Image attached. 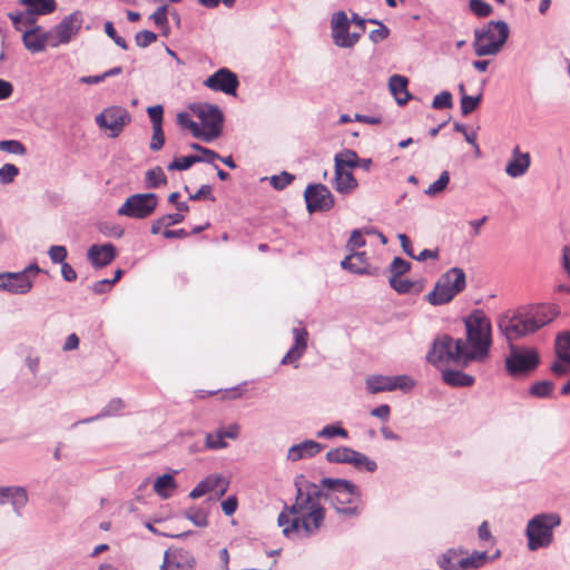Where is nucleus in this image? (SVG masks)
Returning a JSON list of instances; mask_svg holds the SVG:
<instances>
[{"label": "nucleus", "instance_id": "nucleus-1", "mask_svg": "<svg viewBox=\"0 0 570 570\" xmlns=\"http://www.w3.org/2000/svg\"><path fill=\"white\" fill-rule=\"evenodd\" d=\"M559 314L560 308L556 304H537L501 314V335L505 337L510 347L504 366L512 379L529 377L540 364L537 348L519 346L513 342L535 333L553 322Z\"/></svg>", "mask_w": 570, "mask_h": 570}, {"label": "nucleus", "instance_id": "nucleus-2", "mask_svg": "<svg viewBox=\"0 0 570 570\" xmlns=\"http://www.w3.org/2000/svg\"><path fill=\"white\" fill-rule=\"evenodd\" d=\"M464 323L466 338L453 340L448 335L436 337L426 355L429 363L443 370L452 363L466 365L487 357L491 345L490 321L482 311H475Z\"/></svg>", "mask_w": 570, "mask_h": 570}, {"label": "nucleus", "instance_id": "nucleus-3", "mask_svg": "<svg viewBox=\"0 0 570 570\" xmlns=\"http://www.w3.org/2000/svg\"><path fill=\"white\" fill-rule=\"evenodd\" d=\"M297 493L294 504L281 512L277 522L287 538L315 534L324 522L325 511L321 504L318 485L296 481Z\"/></svg>", "mask_w": 570, "mask_h": 570}, {"label": "nucleus", "instance_id": "nucleus-4", "mask_svg": "<svg viewBox=\"0 0 570 570\" xmlns=\"http://www.w3.org/2000/svg\"><path fill=\"white\" fill-rule=\"evenodd\" d=\"M322 485L326 488L325 497L337 513L345 517H355L360 513L362 500L355 484L343 479L325 478L322 480Z\"/></svg>", "mask_w": 570, "mask_h": 570}, {"label": "nucleus", "instance_id": "nucleus-5", "mask_svg": "<svg viewBox=\"0 0 570 570\" xmlns=\"http://www.w3.org/2000/svg\"><path fill=\"white\" fill-rule=\"evenodd\" d=\"M561 524L558 513H540L528 521L525 537L528 549L538 551L548 548L553 542V530Z\"/></svg>", "mask_w": 570, "mask_h": 570}, {"label": "nucleus", "instance_id": "nucleus-6", "mask_svg": "<svg viewBox=\"0 0 570 570\" xmlns=\"http://www.w3.org/2000/svg\"><path fill=\"white\" fill-rule=\"evenodd\" d=\"M466 285L462 268L453 267L440 276L434 288L426 296L432 305H442L452 301Z\"/></svg>", "mask_w": 570, "mask_h": 570}, {"label": "nucleus", "instance_id": "nucleus-7", "mask_svg": "<svg viewBox=\"0 0 570 570\" xmlns=\"http://www.w3.org/2000/svg\"><path fill=\"white\" fill-rule=\"evenodd\" d=\"M40 268L36 264L27 266L23 271L17 273L0 274V291L10 294L23 295L31 291L33 281L39 274Z\"/></svg>", "mask_w": 570, "mask_h": 570}, {"label": "nucleus", "instance_id": "nucleus-8", "mask_svg": "<svg viewBox=\"0 0 570 570\" xmlns=\"http://www.w3.org/2000/svg\"><path fill=\"white\" fill-rule=\"evenodd\" d=\"M158 205V197L154 193L134 194L118 208L117 214L135 219L149 217Z\"/></svg>", "mask_w": 570, "mask_h": 570}, {"label": "nucleus", "instance_id": "nucleus-9", "mask_svg": "<svg viewBox=\"0 0 570 570\" xmlns=\"http://www.w3.org/2000/svg\"><path fill=\"white\" fill-rule=\"evenodd\" d=\"M193 111L199 119V125L202 130H204L206 142H210L220 136L224 116L218 107L208 104H200L194 107Z\"/></svg>", "mask_w": 570, "mask_h": 570}, {"label": "nucleus", "instance_id": "nucleus-10", "mask_svg": "<svg viewBox=\"0 0 570 570\" xmlns=\"http://www.w3.org/2000/svg\"><path fill=\"white\" fill-rule=\"evenodd\" d=\"M129 121V112L120 106L107 107L96 116L98 127L108 130L111 138L118 137Z\"/></svg>", "mask_w": 570, "mask_h": 570}, {"label": "nucleus", "instance_id": "nucleus-11", "mask_svg": "<svg viewBox=\"0 0 570 570\" xmlns=\"http://www.w3.org/2000/svg\"><path fill=\"white\" fill-rule=\"evenodd\" d=\"M82 24L80 12L65 17L59 24L47 32L48 46L56 48L68 43L78 33Z\"/></svg>", "mask_w": 570, "mask_h": 570}, {"label": "nucleus", "instance_id": "nucleus-12", "mask_svg": "<svg viewBox=\"0 0 570 570\" xmlns=\"http://www.w3.org/2000/svg\"><path fill=\"white\" fill-rule=\"evenodd\" d=\"M351 21L344 11L333 14L331 20L332 38L341 48H352L361 38V32H350Z\"/></svg>", "mask_w": 570, "mask_h": 570}, {"label": "nucleus", "instance_id": "nucleus-13", "mask_svg": "<svg viewBox=\"0 0 570 570\" xmlns=\"http://www.w3.org/2000/svg\"><path fill=\"white\" fill-rule=\"evenodd\" d=\"M474 51L478 56L494 55L499 50V21H491L474 32Z\"/></svg>", "mask_w": 570, "mask_h": 570}, {"label": "nucleus", "instance_id": "nucleus-14", "mask_svg": "<svg viewBox=\"0 0 570 570\" xmlns=\"http://www.w3.org/2000/svg\"><path fill=\"white\" fill-rule=\"evenodd\" d=\"M304 198L309 213L330 210L335 204L334 196L323 184L308 185L304 191Z\"/></svg>", "mask_w": 570, "mask_h": 570}, {"label": "nucleus", "instance_id": "nucleus-15", "mask_svg": "<svg viewBox=\"0 0 570 570\" xmlns=\"http://www.w3.org/2000/svg\"><path fill=\"white\" fill-rule=\"evenodd\" d=\"M455 557L454 551L444 552L438 560L439 566L444 570H468L472 568H480L488 561L487 551H474L469 556H463L453 566L450 558Z\"/></svg>", "mask_w": 570, "mask_h": 570}, {"label": "nucleus", "instance_id": "nucleus-16", "mask_svg": "<svg viewBox=\"0 0 570 570\" xmlns=\"http://www.w3.org/2000/svg\"><path fill=\"white\" fill-rule=\"evenodd\" d=\"M229 481L220 474H209L203 479L190 492V499H198L207 493L215 492L216 498L220 499L228 490Z\"/></svg>", "mask_w": 570, "mask_h": 570}, {"label": "nucleus", "instance_id": "nucleus-17", "mask_svg": "<svg viewBox=\"0 0 570 570\" xmlns=\"http://www.w3.org/2000/svg\"><path fill=\"white\" fill-rule=\"evenodd\" d=\"M204 85L212 90L222 91L226 95H235L238 87L237 76L226 68H222L209 76Z\"/></svg>", "mask_w": 570, "mask_h": 570}, {"label": "nucleus", "instance_id": "nucleus-18", "mask_svg": "<svg viewBox=\"0 0 570 570\" xmlns=\"http://www.w3.org/2000/svg\"><path fill=\"white\" fill-rule=\"evenodd\" d=\"M193 556L183 549H173L165 552L160 570H194Z\"/></svg>", "mask_w": 570, "mask_h": 570}, {"label": "nucleus", "instance_id": "nucleus-19", "mask_svg": "<svg viewBox=\"0 0 570 570\" xmlns=\"http://www.w3.org/2000/svg\"><path fill=\"white\" fill-rule=\"evenodd\" d=\"M28 492L24 487H0V504L10 503L17 514H20L21 510L28 504Z\"/></svg>", "mask_w": 570, "mask_h": 570}, {"label": "nucleus", "instance_id": "nucleus-20", "mask_svg": "<svg viewBox=\"0 0 570 570\" xmlns=\"http://www.w3.org/2000/svg\"><path fill=\"white\" fill-rule=\"evenodd\" d=\"M531 165L529 153H521L520 147L515 146L511 158L507 161L505 173L512 178H519L525 175Z\"/></svg>", "mask_w": 570, "mask_h": 570}, {"label": "nucleus", "instance_id": "nucleus-21", "mask_svg": "<svg viewBox=\"0 0 570 570\" xmlns=\"http://www.w3.org/2000/svg\"><path fill=\"white\" fill-rule=\"evenodd\" d=\"M116 247L110 244L92 245L87 252L88 259L96 268L109 265L116 258Z\"/></svg>", "mask_w": 570, "mask_h": 570}, {"label": "nucleus", "instance_id": "nucleus-22", "mask_svg": "<svg viewBox=\"0 0 570 570\" xmlns=\"http://www.w3.org/2000/svg\"><path fill=\"white\" fill-rule=\"evenodd\" d=\"M323 446L316 441L305 440L301 443L293 444L286 454V460L296 462L298 460L313 458L322 451Z\"/></svg>", "mask_w": 570, "mask_h": 570}, {"label": "nucleus", "instance_id": "nucleus-23", "mask_svg": "<svg viewBox=\"0 0 570 570\" xmlns=\"http://www.w3.org/2000/svg\"><path fill=\"white\" fill-rule=\"evenodd\" d=\"M294 345L284 355L282 364L294 363L299 360L306 351L308 333L303 327H296L293 330Z\"/></svg>", "mask_w": 570, "mask_h": 570}, {"label": "nucleus", "instance_id": "nucleus-24", "mask_svg": "<svg viewBox=\"0 0 570 570\" xmlns=\"http://www.w3.org/2000/svg\"><path fill=\"white\" fill-rule=\"evenodd\" d=\"M342 268L358 275H371L373 274L371 266L367 262V256L365 252H353L350 253L341 262Z\"/></svg>", "mask_w": 570, "mask_h": 570}, {"label": "nucleus", "instance_id": "nucleus-25", "mask_svg": "<svg viewBox=\"0 0 570 570\" xmlns=\"http://www.w3.org/2000/svg\"><path fill=\"white\" fill-rule=\"evenodd\" d=\"M333 186L338 194L350 195L358 187L352 170L334 168Z\"/></svg>", "mask_w": 570, "mask_h": 570}, {"label": "nucleus", "instance_id": "nucleus-26", "mask_svg": "<svg viewBox=\"0 0 570 570\" xmlns=\"http://www.w3.org/2000/svg\"><path fill=\"white\" fill-rule=\"evenodd\" d=\"M177 473L178 471L175 470L171 473H165L155 480L153 489L155 493L163 500L173 497V494L177 490L178 484L175 480V474Z\"/></svg>", "mask_w": 570, "mask_h": 570}, {"label": "nucleus", "instance_id": "nucleus-27", "mask_svg": "<svg viewBox=\"0 0 570 570\" xmlns=\"http://www.w3.org/2000/svg\"><path fill=\"white\" fill-rule=\"evenodd\" d=\"M407 85V78L401 75H393L389 79L390 92L393 95L395 101L401 106L405 105L411 99Z\"/></svg>", "mask_w": 570, "mask_h": 570}, {"label": "nucleus", "instance_id": "nucleus-28", "mask_svg": "<svg viewBox=\"0 0 570 570\" xmlns=\"http://www.w3.org/2000/svg\"><path fill=\"white\" fill-rule=\"evenodd\" d=\"M24 47L32 53L41 52L48 45L47 32L40 35L39 27L26 30L22 35Z\"/></svg>", "mask_w": 570, "mask_h": 570}, {"label": "nucleus", "instance_id": "nucleus-29", "mask_svg": "<svg viewBox=\"0 0 570 570\" xmlns=\"http://www.w3.org/2000/svg\"><path fill=\"white\" fill-rule=\"evenodd\" d=\"M365 385L371 394L393 391L392 376L389 375H370L365 380Z\"/></svg>", "mask_w": 570, "mask_h": 570}, {"label": "nucleus", "instance_id": "nucleus-30", "mask_svg": "<svg viewBox=\"0 0 570 570\" xmlns=\"http://www.w3.org/2000/svg\"><path fill=\"white\" fill-rule=\"evenodd\" d=\"M32 16H45L52 13L57 8L56 0H20Z\"/></svg>", "mask_w": 570, "mask_h": 570}, {"label": "nucleus", "instance_id": "nucleus-31", "mask_svg": "<svg viewBox=\"0 0 570 570\" xmlns=\"http://www.w3.org/2000/svg\"><path fill=\"white\" fill-rule=\"evenodd\" d=\"M443 381L454 387H466L471 386L474 382L473 376L465 374L461 371L442 370Z\"/></svg>", "mask_w": 570, "mask_h": 570}, {"label": "nucleus", "instance_id": "nucleus-32", "mask_svg": "<svg viewBox=\"0 0 570 570\" xmlns=\"http://www.w3.org/2000/svg\"><path fill=\"white\" fill-rule=\"evenodd\" d=\"M124 407L125 403L121 399H112L111 401L108 402V404L101 410V412L98 415L78 421L73 425L90 423L101 417L117 415Z\"/></svg>", "mask_w": 570, "mask_h": 570}, {"label": "nucleus", "instance_id": "nucleus-33", "mask_svg": "<svg viewBox=\"0 0 570 570\" xmlns=\"http://www.w3.org/2000/svg\"><path fill=\"white\" fill-rule=\"evenodd\" d=\"M358 166V156L352 149H344L334 157V168L352 170Z\"/></svg>", "mask_w": 570, "mask_h": 570}, {"label": "nucleus", "instance_id": "nucleus-34", "mask_svg": "<svg viewBox=\"0 0 570 570\" xmlns=\"http://www.w3.org/2000/svg\"><path fill=\"white\" fill-rule=\"evenodd\" d=\"M184 517L198 528L208 527V510L203 507L193 505L185 510Z\"/></svg>", "mask_w": 570, "mask_h": 570}, {"label": "nucleus", "instance_id": "nucleus-35", "mask_svg": "<svg viewBox=\"0 0 570 570\" xmlns=\"http://www.w3.org/2000/svg\"><path fill=\"white\" fill-rule=\"evenodd\" d=\"M556 353L559 360L570 364V331L558 334L556 338Z\"/></svg>", "mask_w": 570, "mask_h": 570}, {"label": "nucleus", "instance_id": "nucleus-36", "mask_svg": "<svg viewBox=\"0 0 570 570\" xmlns=\"http://www.w3.org/2000/svg\"><path fill=\"white\" fill-rule=\"evenodd\" d=\"M350 464L360 471L374 472L377 469V464L374 460L355 450L353 452Z\"/></svg>", "mask_w": 570, "mask_h": 570}, {"label": "nucleus", "instance_id": "nucleus-37", "mask_svg": "<svg viewBox=\"0 0 570 570\" xmlns=\"http://www.w3.org/2000/svg\"><path fill=\"white\" fill-rule=\"evenodd\" d=\"M354 450L347 446H338L326 453V459L331 463H348L351 462Z\"/></svg>", "mask_w": 570, "mask_h": 570}, {"label": "nucleus", "instance_id": "nucleus-38", "mask_svg": "<svg viewBox=\"0 0 570 570\" xmlns=\"http://www.w3.org/2000/svg\"><path fill=\"white\" fill-rule=\"evenodd\" d=\"M450 184V174L448 170L441 173L440 177L432 183L425 190L424 194L429 197H435L442 194Z\"/></svg>", "mask_w": 570, "mask_h": 570}, {"label": "nucleus", "instance_id": "nucleus-39", "mask_svg": "<svg viewBox=\"0 0 570 570\" xmlns=\"http://www.w3.org/2000/svg\"><path fill=\"white\" fill-rule=\"evenodd\" d=\"M177 120L181 127L188 128L194 135V137L203 139L205 141L204 130H202L199 122L193 120L187 112H179L177 116Z\"/></svg>", "mask_w": 570, "mask_h": 570}, {"label": "nucleus", "instance_id": "nucleus-40", "mask_svg": "<svg viewBox=\"0 0 570 570\" xmlns=\"http://www.w3.org/2000/svg\"><path fill=\"white\" fill-rule=\"evenodd\" d=\"M554 383L551 381H539L531 385L529 393L532 396L547 399L552 395Z\"/></svg>", "mask_w": 570, "mask_h": 570}, {"label": "nucleus", "instance_id": "nucleus-41", "mask_svg": "<svg viewBox=\"0 0 570 570\" xmlns=\"http://www.w3.org/2000/svg\"><path fill=\"white\" fill-rule=\"evenodd\" d=\"M145 180L148 188H157L167 183V178L160 167L149 169L146 173Z\"/></svg>", "mask_w": 570, "mask_h": 570}, {"label": "nucleus", "instance_id": "nucleus-42", "mask_svg": "<svg viewBox=\"0 0 570 570\" xmlns=\"http://www.w3.org/2000/svg\"><path fill=\"white\" fill-rule=\"evenodd\" d=\"M196 163H200L199 155L176 158L168 165V170H186Z\"/></svg>", "mask_w": 570, "mask_h": 570}, {"label": "nucleus", "instance_id": "nucleus-43", "mask_svg": "<svg viewBox=\"0 0 570 570\" xmlns=\"http://www.w3.org/2000/svg\"><path fill=\"white\" fill-rule=\"evenodd\" d=\"M316 436L323 439H333L335 436H341L343 439H346L348 436V432L341 425L330 424L325 425L322 430H320L316 433Z\"/></svg>", "mask_w": 570, "mask_h": 570}, {"label": "nucleus", "instance_id": "nucleus-44", "mask_svg": "<svg viewBox=\"0 0 570 570\" xmlns=\"http://www.w3.org/2000/svg\"><path fill=\"white\" fill-rule=\"evenodd\" d=\"M393 391L400 390L402 392H410L415 386V380L410 375H395L392 376Z\"/></svg>", "mask_w": 570, "mask_h": 570}, {"label": "nucleus", "instance_id": "nucleus-45", "mask_svg": "<svg viewBox=\"0 0 570 570\" xmlns=\"http://www.w3.org/2000/svg\"><path fill=\"white\" fill-rule=\"evenodd\" d=\"M205 445L210 450H219L227 448V442L225 441L224 434L218 429L214 433H208L205 439Z\"/></svg>", "mask_w": 570, "mask_h": 570}, {"label": "nucleus", "instance_id": "nucleus-46", "mask_svg": "<svg viewBox=\"0 0 570 570\" xmlns=\"http://www.w3.org/2000/svg\"><path fill=\"white\" fill-rule=\"evenodd\" d=\"M390 286L396 291L399 294H406L411 292L413 287V282L405 278L404 276H390L389 277Z\"/></svg>", "mask_w": 570, "mask_h": 570}, {"label": "nucleus", "instance_id": "nucleus-47", "mask_svg": "<svg viewBox=\"0 0 570 570\" xmlns=\"http://www.w3.org/2000/svg\"><path fill=\"white\" fill-rule=\"evenodd\" d=\"M9 18L12 21L14 28L20 31L23 27L33 23V16L29 13L28 10L26 12L9 13Z\"/></svg>", "mask_w": 570, "mask_h": 570}, {"label": "nucleus", "instance_id": "nucleus-48", "mask_svg": "<svg viewBox=\"0 0 570 570\" xmlns=\"http://www.w3.org/2000/svg\"><path fill=\"white\" fill-rule=\"evenodd\" d=\"M19 175V168L13 164H4L0 167V184L8 185Z\"/></svg>", "mask_w": 570, "mask_h": 570}, {"label": "nucleus", "instance_id": "nucleus-49", "mask_svg": "<svg viewBox=\"0 0 570 570\" xmlns=\"http://www.w3.org/2000/svg\"><path fill=\"white\" fill-rule=\"evenodd\" d=\"M411 268V264L401 258L395 257L390 265V276H404Z\"/></svg>", "mask_w": 570, "mask_h": 570}, {"label": "nucleus", "instance_id": "nucleus-50", "mask_svg": "<svg viewBox=\"0 0 570 570\" xmlns=\"http://www.w3.org/2000/svg\"><path fill=\"white\" fill-rule=\"evenodd\" d=\"M366 245V240L364 238L363 230L354 229L351 234V237L346 244V248L350 253L356 252L358 248L364 247Z\"/></svg>", "mask_w": 570, "mask_h": 570}, {"label": "nucleus", "instance_id": "nucleus-51", "mask_svg": "<svg viewBox=\"0 0 570 570\" xmlns=\"http://www.w3.org/2000/svg\"><path fill=\"white\" fill-rule=\"evenodd\" d=\"M0 150L12 155H24L27 149L19 140H0Z\"/></svg>", "mask_w": 570, "mask_h": 570}, {"label": "nucleus", "instance_id": "nucleus-52", "mask_svg": "<svg viewBox=\"0 0 570 570\" xmlns=\"http://www.w3.org/2000/svg\"><path fill=\"white\" fill-rule=\"evenodd\" d=\"M293 175L287 171H282L279 175L272 176L269 181L275 189L281 190L287 187L293 181Z\"/></svg>", "mask_w": 570, "mask_h": 570}, {"label": "nucleus", "instance_id": "nucleus-53", "mask_svg": "<svg viewBox=\"0 0 570 570\" xmlns=\"http://www.w3.org/2000/svg\"><path fill=\"white\" fill-rule=\"evenodd\" d=\"M470 9L478 17H488L492 12V8L483 0H470Z\"/></svg>", "mask_w": 570, "mask_h": 570}, {"label": "nucleus", "instance_id": "nucleus-54", "mask_svg": "<svg viewBox=\"0 0 570 570\" xmlns=\"http://www.w3.org/2000/svg\"><path fill=\"white\" fill-rule=\"evenodd\" d=\"M157 40V35L149 30H142L136 33L135 41L140 48H146Z\"/></svg>", "mask_w": 570, "mask_h": 570}, {"label": "nucleus", "instance_id": "nucleus-55", "mask_svg": "<svg viewBox=\"0 0 570 570\" xmlns=\"http://www.w3.org/2000/svg\"><path fill=\"white\" fill-rule=\"evenodd\" d=\"M432 107L434 109H444L452 107V95L449 91H442L433 98Z\"/></svg>", "mask_w": 570, "mask_h": 570}, {"label": "nucleus", "instance_id": "nucleus-56", "mask_svg": "<svg viewBox=\"0 0 570 570\" xmlns=\"http://www.w3.org/2000/svg\"><path fill=\"white\" fill-rule=\"evenodd\" d=\"M480 96H468L461 97V111L464 116L471 114L479 105Z\"/></svg>", "mask_w": 570, "mask_h": 570}, {"label": "nucleus", "instance_id": "nucleus-57", "mask_svg": "<svg viewBox=\"0 0 570 570\" xmlns=\"http://www.w3.org/2000/svg\"><path fill=\"white\" fill-rule=\"evenodd\" d=\"M165 144V135L163 131V126L153 127V136L150 140V149L151 150H160Z\"/></svg>", "mask_w": 570, "mask_h": 570}, {"label": "nucleus", "instance_id": "nucleus-58", "mask_svg": "<svg viewBox=\"0 0 570 570\" xmlns=\"http://www.w3.org/2000/svg\"><path fill=\"white\" fill-rule=\"evenodd\" d=\"M48 254L52 263H61L62 265L63 263H66L65 259L67 258L68 253L65 246L53 245L49 248Z\"/></svg>", "mask_w": 570, "mask_h": 570}, {"label": "nucleus", "instance_id": "nucleus-59", "mask_svg": "<svg viewBox=\"0 0 570 570\" xmlns=\"http://www.w3.org/2000/svg\"><path fill=\"white\" fill-rule=\"evenodd\" d=\"M167 14L168 6L163 4L150 16V18L153 19L157 27H166L168 24Z\"/></svg>", "mask_w": 570, "mask_h": 570}, {"label": "nucleus", "instance_id": "nucleus-60", "mask_svg": "<svg viewBox=\"0 0 570 570\" xmlns=\"http://www.w3.org/2000/svg\"><path fill=\"white\" fill-rule=\"evenodd\" d=\"M147 114L150 118L153 127L163 126V114L164 109L160 105L151 106L147 108Z\"/></svg>", "mask_w": 570, "mask_h": 570}, {"label": "nucleus", "instance_id": "nucleus-61", "mask_svg": "<svg viewBox=\"0 0 570 570\" xmlns=\"http://www.w3.org/2000/svg\"><path fill=\"white\" fill-rule=\"evenodd\" d=\"M105 32H106V35H107L109 38H111V39L115 41V43H116L117 46H119L120 48H122V49H125V50L127 49V42H126V40H125L122 37H120V36H118V35H117L116 29H115V27H114V24H112V22H111V21H107V22L105 23Z\"/></svg>", "mask_w": 570, "mask_h": 570}, {"label": "nucleus", "instance_id": "nucleus-62", "mask_svg": "<svg viewBox=\"0 0 570 570\" xmlns=\"http://www.w3.org/2000/svg\"><path fill=\"white\" fill-rule=\"evenodd\" d=\"M370 22L377 23L380 26L377 29L372 30L370 32V39L373 42H379V41H382L387 38L389 29L384 24H382L381 22H379L376 20H370Z\"/></svg>", "mask_w": 570, "mask_h": 570}, {"label": "nucleus", "instance_id": "nucleus-63", "mask_svg": "<svg viewBox=\"0 0 570 570\" xmlns=\"http://www.w3.org/2000/svg\"><path fill=\"white\" fill-rule=\"evenodd\" d=\"M454 129L459 132H462L465 140L471 144L472 146H474L475 148V151H476V155H479L480 153V149H479V146L476 145L475 140H476V135L475 132H469L465 128L464 125H461V124H455L454 125Z\"/></svg>", "mask_w": 570, "mask_h": 570}, {"label": "nucleus", "instance_id": "nucleus-64", "mask_svg": "<svg viewBox=\"0 0 570 570\" xmlns=\"http://www.w3.org/2000/svg\"><path fill=\"white\" fill-rule=\"evenodd\" d=\"M238 501L235 495L228 497L222 502V510L226 515H233L237 510Z\"/></svg>", "mask_w": 570, "mask_h": 570}]
</instances>
